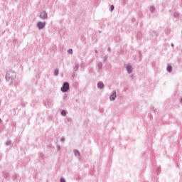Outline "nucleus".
<instances>
[{
    "mask_svg": "<svg viewBox=\"0 0 182 182\" xmlns=\"http://www.w3.org/2000/svg\"><path fill=\"white\" fill-rule=\"evenodd\" d=\"M46 25V23H42V22H38V26L39 29H43L45 28V26Z\"/></svg>",
    "mask_w": 182,
    "mask_h": 182,
    "instance_id": "f03ea898",
    "label": "nucleus"
},
{
    "mask_svg": "<svg viewBox=\"0 0 182 182\" xmlns=\"http://www.w3.org/2000/svg\"><path fill=\"white\" fill-rule=\"evenodd\" d=\"M61 114H62L63 116H66V111L63 110V111L61 112Z\"/></svg>",
    "mask_w": 182,
    "mask_h": 182,
    "instance_id": "6e6552de",
    "label": "nucleus"
},
{
    "mask_svg": "<svg viewBox=\"0 0 182 182\" xmlns=\"http://www.w3.org/2000/svg\"><path fill=\"white\" fill-rule=\"evenodd\" d=\"M171 69H172L171 65H169L167 67L168 72H171Z\"/></svg>",
    "mask_w": 182,
    "mask_h": 182,
    "instance_id": "0eeeda50",
    "label": "nucleus"
},
{
    "mask_svg": "<svg viewBox=\"0 0 182 182\" xmlns=\"http://www.w3.org/2000/svg\"><path fill=\"white\" fill-rule=\"evenodd\" d=\"M68 53L72 55V53H73V50H72V49L68 50Z\"/></svg>",
    "mask_w": 182,
    "mask_h": 182,
    "instance_id": "9d476101",
    "label": "nucleus"
},
{
    "mask_svg": "<svg viewBox=\"0 0 182 182\" xmlns=\"http://www.w3.org/2000/svg\"><path fill=\"white\" fill-rule=\"evenodd\" d=\"M110 100H115L116 99V92H114L109 97Z\"/></svg>",
    "mask_w": 182,
    "mask_h": 182,
    "instance_id": "39448f33",
    "label": "nucleus"
},
{
    "mask_svg": "<svg viewBox=\"0 0 182 182\" xmlns=\"http://www.w3.org/2000/svg\"><path fill=\"white\" fill-rule=\"evenodd\" d=\"M151 12H153L154 11V8H151Z\"/></svg>",
    "mask_w": 182,
    "mask_h": 182,
    "instance_id": "ddd939ff",
    "label": "nucleus"
},
{
    "mask_svg": "<svg viewBox=\"0 0 182 182\" xmlns=\"http://www.w3.org/2000/svg\"><path fill=\"white\" fill-rule=\"evenodd\" d=\"M54 73H55V76H58L59 71L58 70H55Z\"/></svg>",
    "mask_w": 182,
    "mask_h": 182,
    "instance_id": "1a4fd4ad",
    "label": "nucleus"
},
{
    "mask_svg": "<svg viewBox=\"0 0 182 182\" xmlns=\"http://www.w3.org/2000/svg\"><path fill=\"white\" fill-rule=\"evenodd\" d=\"M127 69L129 73H132V66L127 65Z\"/></svg>",
    "mask_w": 182,
    "mask_h": 182,
    "instance_id": "423d86ee",
    "label": "nucleus"
},
{
    "mask_svg": "<svg viewBox=\"0 0 182 182\" xmlns=\"http://www.w3.org/2000/svg\"><path fill=\"white\" fill-rule=\"evenodd\" d=\"M113 9H114V6L112 5L110 6V11H113Z\"/></svg>",
    "mask_w": 182,
    "mask_h": 182,
    "instance_id": "9b49d317",
    "label": "nucleus"
},
{
    "mask_svg": "<svg viewBox=\"0 0 182 182\" xmlns=\"http://www.w3.org/2000/svg\"><path fill=\"white\" fill-rule=\"evenodd\" d=\"M97 87H99V89H103V87H105V85L103 84V82H99L97 84Z\"/></svg>",
    "mask_w": 182,
    "mask_h": 182,
    "instance_id": "20e7f679",
    "label": "nucleus"
},
{
    "mask_svg": "<svg viewBox=\"0 0 182 182\" xmlns=\"http://www.w3.org/2000/svg\"><path fill=\"white\" fill-rule=\"evenodd\" d=\"M40 17L42 19H46L48 18V14H46V12L43 11L41 14Z\"/></svg>",
    "mask_w": 182,
    "mask_h": 182,
    "instance_id": "7ed1b4c3",
    "label": "nucleus"
},
{
    "mask_svg": "<svg viewBox=\"0 0 182 182\" xmlns=\"http://www.w3.org/2000/svg\"><path fill=\"white\" fill-rule=\"evenodd\" d=\"M62 92H68L69 90V83L65 82L63 87L61 88Z\"/></svg>",
    "mask_w": 182,
    "mask_h": 182,
    "instance_id": "f257e3e1",
    "label": "nucleus"
},
{
    "mask_svg": "<svg viewBox=\"0 0 182 182\" xmlns=\"http://www.w3.org/2000/svg\"><path fill=\"white\" fill-rule=\"evenodd\" d=\"M60 182H65V179L64 178H61L60 179Z\"/></svg>",
    "mask_w": 182,
    "mask_h": 182,
    "instance_id": "f8f14e48",
    "label": "nucleus"
}]
</instances>
